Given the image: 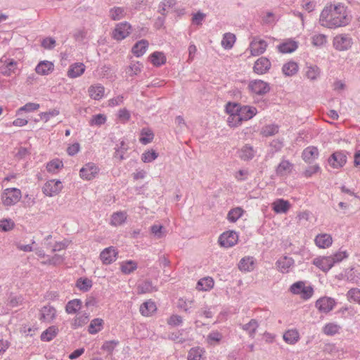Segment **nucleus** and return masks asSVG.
I'll return each instance as SVG.
<instances>
[{
    "label": "nucleus",
    "instance_id": "3",
    "mask_svg": "<svg viewBox=\"0 0 360 360\" xmlns=\"http://www.w3.org/2000/svg\"><path fill=\"white\" fill-rule=\"evenodd\" d=\"M18 63L6 55L0 58V72L6 77H10L15 74L18 69Z\"/></svg>",
    "mask_w": 360,
    "mask_h": 360
},
{
    "label": "nucleus",
    "instance_id": "56",
    "mask_svg": "<svg viewBox=\"0 0 360 360\" xmlns=\"http://www.w3.org/2000/svg\"><path fill=\"white\" fill-rule=\"evenodd\" d=\"M347 297L349 302H354L360 305V289L352 288L347 292Z\"/></svg>",
    "mask_w": 360,
    "mask_h": 360
},
{
    "label": "nucleus",
    "instance_id": "27",
    "mask_svg": "<svg viewBox=\"0 0 360 360\" xmlns=\"http://www.w3.org/2000/svg\"><path fill=\"white\" fill-rule=\"evenodd\" d=\"M149 43L146 39L136 42L131 48L132 53L137 58L143 56L148 49Z\"/></svg>",
    "mask_w": 360,
    "mask_h": 360
},
{
    "label": "nucleus",
    "instance_id": "13",
    "mask_svg": "<svg viewBox=\"0 0 360 360\" xmlns=\"http://www.w3.org/2000/svg\"><path fill=\"white\" fill-rule=\"evenodd\" d=\"M63 188L62 182L60 180L51 179L46 181L43 186V193L46 196L53 197L58 194Z\"/></svg>",
    "mask_w": 360,
    "mask_h": 360
},
{
    "label": "nucleus",
    "instance_id": "42",
    "mask_svg": "<svg viewBox=\"0 0 360 360\" xmlns=\"http://www.w3.org/2000/svg\"><path fill=\"white\" fill-rule=\"evenodd\" d=\"M139 294L150 293L157 290V288L153 285L150 280H144L140 282L137 285Z\"/></svg>",
    "mask_w": 360,
    "mask_h": 360
},
{
    "label": "nucleus",
    "instance_id": "34",
    "mask_svg": "<svg viewBox=\"0 0 360 360\" xmlns=\"http://www.w3.org/2000/svg\"><path fill=\"white\" fill-rule=\"evenodd\" d=\"M88 92L89 96L94 100H100L104 96L105 88L102 84H97L95 85H91L89 89Z\"/></svg>",
    "mask_w": 360,
    "mask_h": 360
},
{
    "label": "nucleus",
    "instance_id": "58",
    "mask_svg": "<svg viewBox=\"0 0 360 360\" xmlns=\"http://www.w3.org/2000/svg\"><path fill=\"white\" fill-rule=\"evenodd\" d=\"M278 130L279 126L278 124H266L264 127H263L262 129V134L266 137L271 136L276 134L278 132Z\"/></svg>",
    "mask_w": 360,
    "mask_h": 360
},
{
    "label": "nucleus",
    "instance_id": "31",
    "mask_svg": "<svg viewBox=\"0 0 360 360\" xmlns=\"http://www.w3.org/2000/svg\"><path fill=\"white\" fill-rule=\"evenodd\" d=\"M292 169L293 164H292L289 160H283L277 166L276 173L278 176H283L290 174Z\"/></svg>",
    "mask_w": 360,
    "mask_h": 360
},
{
    "label": "nucleus",
    "instance_id": "10",
    "mask_svg": "<svg viewBox=\"0 0 360 360\" xmlns=\"http://www.w3.org/2000/svg\"><path fill=\"white\" fill-rule=\"evenodd\" d=\"M238 240V235L234 231H228L221 233L218 242L221 247L229 248L234 246Z\"/></svg>",
    "mask_w": 360,
    "mask_h": 360
},
{
    "label": "nucleus",
    "instance_id": "22",
    "mask_svg": "<svg viewBox=\"0 0 360 360\" xmlns=\"http://www.w3.org/2000/svg\"><path fill=\"white\" fill-rule=\"evenodd\" d=\"M278 50L282 53H291L298 48V42L292 39H288L277 46Z\"/></svg>",
    "mask_w": 360,
    "mask_h": 360
},
{
    "label": "nucleus",
    "instance_id": "53",
    "mask_svg": "<svg viewBox=\"0 0 360 360\" xmlns=\"http://www.w3.org/2000/svg\"><path fill=\"white\" fill-rule=\"evenodd\" d=\"M138 267L137 263L134 260H127L121 264L120 269L124 274H129Z\"/></svg>",
    "mask_w": 360,
    "mask_h": 360
},
{
    "label": "nucleus",
    "instance_id": "15",
    "mask_svg": "<svg viewBox=\"0 0 360 360\" xmlns=\"http://www.w3.org/2000/svg\"><path fill=\"white\" fill-rule=\"evenodd\" d=\"M336 304L334 298L330 297H322L316 300L315 303L316 307L321 313L328 314L333 309Z\"/></svg>",
    "mask_w": 360,
    "mask_h": 360
},
{
    "label": "nucleus",
    "instance_id": "63",
    "mask_svg": "<svg viewBox=\"0 0 360 360\" xmlns=\"http://www.w3.org/2000/svg\"><path fill=\"white\" fill-rule=\"evenodd\" d=\"M193 307V300L185 298H179L177 302V307L186 312L190 313Z\"/></svg>",
    "mask_w": 360,
    "mask_h": 360
},
{
    "label": "nucleus",
    "instance_id": "30",
    "mask_svg": "<svg viewBox=\"0 0 360 360\" xmlns=\"http://www.w3.org/2000/svg\"><path fill=\"white\" fill-rule=\"evenodd\" d=\"M205 349L203 347L197 346L191 347L187 356L188 360H204Z\"/></svg>",
    "mask_w": 360,
    "mask_h": 360
},
{
    "label": "nucleus",
    "instance_id": "47",
    "mask_svg": "<svg viewBox=\"0 0 360 360\" xmlns=\"http://www.w3.org/2000/svg\"><path fill=\"white\" fill-rule=\"evenodd\" d=\"M223 334L218 330H212L206 338V342L210 345H215L220 343L223 339Z\"/></svg>",
    "mask_w": 360,
    "mask_h": 360
},
{
    "label": "nucleus",
    "instance_id": "54",
    "mask_svg": "<svg viewBox=\"0 0 360 360\" xmlns=\"http://www.w3.org/2000/svg\"><path fill=\"white\" fill-rule=\"evenodd\" d=\"M236 37L235 34L228 32L225 33L221 40V46L225 49H231L236 41Z\"/></svg>",
    "mask_w": 360,
    "mask_h": 360
},
{
    "label": "nucleus",
    "instance_id": "43",
    "mask_svg": "<svg viewBox=\"0 0 360 360\" xmlns=\"http://www.w3.org/2000/svg\"><path fill=\"white\" fill-rule=\"evenodd\" d=\"M344 278L351 283H357L360 281V273L354 268L347 269L345 271Z\"/></svg>",
    "mask_w": 360,
    "mask_h": 360
},
{
    "label": "nucleus",
    "instance_id": "8",
    "mask_svg": "<svg viewBox=\"0 0 360 360\" xmlns=\"http://www.w3.org/2000/svg\"><path fill=\"white\" fill-rule=\"evenodd\" d=\"M248 89L252 94L262 96L268 94L271 87L269 83L263 80L255 79L249 82Z\"/></svg>",
    "mask_w": 360,
    "mask_h": 360
},
{
    "label": "nucleus",
    "instance_id": "45",
    "mask_svg": "<svg viewBox=\"0 0 360 360\" xmlns=\"http://www.w3.org/2000/svg\"><path fill=\"white\" fill-rule=\"evenodd\" d=\"M104 321L102 319L96 318L91 321L88 327L89 334L95 335L100 332L103 328Z\"/></svg>",
    "mask_w": 360,
    "mask_h": 360
},
{
    "label": "nucleus",
    "instance_id": "16",
    "mask_svg": "<svg viewBox=\"0 0 360 360\" xmlns=\"http://www.w3.org/2000/svg\"><path fill=\"white\" fill-rule=\"evenodd\" d=\"M118 252L115 248L110 246L105 248L100 254L102 263L105 265L110 264L116 261Z\"/></svg>",
    "mask_w": 360,
    "mask_h": 360
},
{
    "label": "nucleus",
    "instance_id": "59",
    "mask_svg": "<svg viewBox=\"0 0 360 360\" xmlns=\"http://www.w3.org/2000/svg\"><path fill=\"white\" fill-rule=\"evenodd\" d=\"M333 262V266L335 264L340 263L344 259L349 257V254L347 250H341L335 252L333 255L329 256Z\"/></svg>",
    "mask_w": 360,
    "mask_h": 360
},
{
    "label": "nucleus",
    "instance_id": "36",
    "mask_svg": "<svg viewBox=\"0 0 360 360\" xmlns=\"http://www.w3.org/2000/svg\"><path fill=\"white\" fill-rule=\"evenodd\" d=\"M150 62L155 67H160L165 65L167 62V58L163 52L155 51L149 56Z\"/></svg>",
    "mask_w": 360,
    "mask_h": 360
},
{
    "label": "nucleus",
    "instance_id": "46",
    "mask_svg": "<svg viewBox=\"0 0 360 360\" xmlns=\"http://www.w3.org/2000/svg\"><path fill=\"white\" fill-rule=\"evenodd\" d=\"M82 301L79 299L70 300L65 306V311L68 314H76L82 307Z\"/></svg>",
    "mask_w": 360,
    "mask_h": 360
},
{
    "label": "nucleus",
    "instance_id": "40",
    "mask_svg": "<svg viewBox=\"0 0 360 360\" xmlns=\"http://www.w3.org/2000/svg\"><path fill=\"white\" fill-rule=\"evenodd\" d=\"M300 339L299 332L296 329H290L283 334L284 341L289 345L296 344Z\"/></svg>",
    "mask_w": 360,
    "mask_h": 360
},
{
    "label": "nucleus",
    "instance_id": "2",
    "mask_svg": "<svg viewBox=\"0 0 360 360\" xmlns=\"http://www.w3.org/2000/svg\"><path fill=\"white\" fill-rule=\"evenodd\" d=\"M225 110L229 114L228 124L231 127L240 126L243 122L251 120L257 113V110L254 106L242 105L233 102H228L225 105Z\"/></svg>",
    "mask_w": 360,
    "mask_h": 360
},
{
    "label": "nucleus",
    "instance_id": "51",
    "mask_svg": "<svg viewBox=\"0 0 360 360\" xmlns=\"http://www.w3.org/2000/svg\"><path fill=\"white\" fill-rule=\"evenodd\" d=\"M328 43V37L324 34L315 33L311 37V44L316 47H322Z\"/></svg>",
    "mask_w": 360,
    "mask_h": 360
},
{
    "label": "nucleus",
    "instance_id": "19",
    "mask_svg": "<svg viewBox=\"0 0 360 360\" xmlns=\"http://www.w3.org/2000/svg\"><path fill=\"white\" fill-rule=\"evenodd\" d=\"M321 68L315 64L307 63L304 68V75L311 82L317 81L321 75Z\"/></svg>",
    "mask_w": 360,
    "mask_h": 360
},
{
    "label": "nucleus",
    "instance_id": "38",
    "mask_svg": "<svg viewBox=\"0 0 360 360\" xmlns=\"http://www.w3.org/2000/svg\"><path fill=\"white\" fill-rule=\"evenodd\" d=\"M284 146L283 139H274L269 144V149L267 152L266 157L271 158L276 153L280 152Z\"/></svg>",
    "mask_w": 360,
    "mask_h": 360
},
{
    "label": "nucleus",
    "instance_id": "44",
    "mask_svg": "<svg viewBox=\"0 0 360 360\" xmlns=\"http://www.w3.org/2000/svg\"><path fill=\"white\" fill-rule=\"evenodd\" d=\"M58 333V329L55 326H49L47 329L42 332L40 338L41 341L49 342L52 340Z\"/></svg>",
    "mask_w": 360,
    "mask_h": 360
},
{
    "label": "nucleus",
    "instance_id": "20",
    "mask_svg": "<svg viewBox=\"0 0 360 360\" xmlns=\"http://www.w3.org/2000/svg\"><path fill=\"white\" fill-rule=\"evenodd\" d=\"M271 67V63L267 58L260 57L255 61L253 70L257 75H264L269 71Z\"/></svg>",
    "mask_w": 360,
    "mask_h": 360
},
{
    "label": "nucleus",
    "instance_id": "17",
    "mask_svg": "<svg viewBox=\"0 0 360 360\" xmlns=\"http://www.w3.org/2000/svg\"><path fill=\"white\" fill-rule=\"evenodd\" d=\"M294 265L295 260L288 256H283L276 262L278 271L282 274L289 273Z\"/></svg>",
    "mask_w": 360,
    "mask_h": 360
},
{
    "label": "nucleus",
    "instance_id": "5",
    "mask_svg": "<svg viewBox=\"0 0 360 360\" xmlns=\"http://www.w3.org/2000/svg\"><path fill=\"white\" fill-rule=\"evenodd\" d=\"M131 25L127 22H121L115 25L112 32V38L117 41L126 39L132 32Z\"/></svg>",
    "mask_w": 360,
    "mask_h": 360
},
{
    "label": "nucleus",
    "instance_id": "21",
    "mask_svg": "<svg viewBox=\"0 0 360 360\" xmlns=\"http://www.w3.org/2000/svg\"><path fill=\"white\" fill-rule=\"evenodd\" d=\"M319 151L317 147L310 146L304 148L302 153V160L308 164L312 163L319 158Z\"/></svg>",
    "mask_w": 360,
    "mask_h": 360
},
{
    "label": "nucleus",
    "instance_id": "60",
    "mask_svg": "<svg viewBox=\"0 0 360 360\" xmlns=\"http://www.w3.org/2000/svg\"><path fill=\"white\" fill-rule=\"evenodd\" d=\"M127 150L128 147L126 146L124 141H121L120 144L115 148L114 157L120 160L125 159L124 155Z\"/></svg>",
    "mask_w": 360,
    "mask_h": 360
},
{
    "label": "nucleus",
    "instance_id": "7",
    "mask_svg": "<svg viewBox=\"0 0 360 360\" xmlns=\"http://www.w3.org/2000/svg\"><path fill=\"white\" fill-rule=\"evenodd\" d=\"M353 44V39L350 34L342 33L337 34L333 41V45L335 49L339 51L349 50Z\"/></svg>",
    "mask_w": 360,
    "mask_h": 360
},
{
    "label": "nucleus",
    "instance_id": "50",
    "mask_svg": "<svg viewBox=\"0 0 360 360\" xmlns=\"http://www.w3.org/2000/svg\"><path fill=\"white\" fill-rule=\"evenodd\" d=\"M154 139V134L153 131L149 128H143L140 133L139 141L143 145H146Z\"/></svg>",
    "mask_w": 360,
    "mask_h": 360
},
{
    "label": "nucleus",
    "instance_id": "25",
    "mask_svg": "<svg viewBox=\"0 0 360 360\" xmlns=\"http://www.w3.org/2000/svg\"><path fill=\"white\" fill-rule=\"evenodd\" d=\"M157 311V306L152 300H148L143 302L139 308L141 314L146 317L152 316Z\"/></svg>",
    "mask_w": 360,
    "mask_h": 360
},
{
    "label": "nucleus",
    "instance_id": "33",
    "mask_svg": "<svg viewBox=\"0 0 360 360\" xmlns=\"http://www.w3.org/2000/svg\"><path fill=\"white\" fill-rule=\"evenodd\" d=\"M255 153L252 146L245 144L239 150V157L242 160L249 161L254 158Z\"/></svg>",
    "mask_w": 360,
    "mask_h": 360
},
{
    "label": "nucleus",
    "instance_id": "37",
    "mask_svg": "<svg viewBox=\"0 0 360 360\" xmlns=\"http://www.w3.org/2000/svg\"><path fill=\"white\" fill-rule=\"evenodd\" d=\"M127 15V8L114 6L109 10V17L112 20L117 21L124 18Z\"/></svg>",
    "mask_w": 360,
    "mask_h": 360
},
{
    "label": "nucleus",
    "instance_id": "32",
    "mask_svg": "<svg viewBox=\"0 0 360 360\" xmlns=\"http://www.w3.org/2000/svg\"><path fill=\"white\" fill-rule=\"evenodd\" d=\"M255 267V259L253 257H245L238 263V269L241 271L250 272Z\"/></svg>",
    "mask_w": 360,
    "mask_h": 360
},
{
    "label": "nucleus",
    "instance_id": "28",
    "mask_svg": "<svg viewBox=\"0 0 360 360\" xmlns=\"http://www.w3.org/2000/svg\"><path fill=\"white\" fill-rule=\"evenodd\" d=\"M54 70V65L49 60L39 62L35 68V71L40 75H48Z\"/></svg>",
    "mask_w": 360,
    "mask_h": 360
},
{
    "label": "nucleus",
    "instance_id": "26",
    "mask_svg": "<svg viewBox=\"0 0 360 360\" xmlns=\"http://www.w3.org/2000/svg\"><path fill=\"white\" fill-rule=\"evenodd\" d=\"M316 245L322 249L328 248L333 244V238L328 233H319L314 238Z\"/></svg>",
    "mask_w": 360,
    "mask_h": 360
},
{
    "label": "nucleus",
    "instance_id": "6",
    "mask_svg": "<svg viewBox=\"0 0 360 360\" xmlns=\"http://www.w3.org/2000/svg\"><path fill=\"white\" fill-rule=\"evenodd\" d=\"M290 291L294 295H299L304 300L310 299L314 293V289L311 285L306 286L305 282L300 281L294 283L290 287Z\"/></svg>",
    "mask_w": 360,
    "mask_h": 360
},
{
    "label": "nucleus",
    "instance_id": "52",
    "mask_svg": "<svg viewBox=\"0 0 360 360\" xmlns=\"http://www.w3.org/2000/svg\"><path fill=\"white\" fill-rule=\"evenodd\" d=\"M40 108V105L37 103L29 102L21 106L16 111V115H20L22 112H32L37 111Z\"/></svg>",
    "mask_w": 360,
    "mask_h": 360
},
{
    "label": "nucleus",
    "instance_id": "41",
    "mask_svg": "<svg viewBox=\"0 0 360 360\" xmlns=\"http://www.w3.org/2000/svg\"><path fill=\"white\" fill-rule=\"evenodd\" d=\"M127 217V213L124 211L114 212L111 215L110 224L113 226H121L125 223Z\"/></svg>",
    "mask_w": 360,
    "mask_h": 360
},
{
    "label": "nucleus",
    "instance_id": "12",
    "mask_svg": "<svg viewBox=\"0 0 360 360\" xmlns=\"http://www.w3.org/2000/svg\"><path fill=\"white\" fill-rule=\"evenodd\" d=\"M176 5V0H162L158 6V12L164 16L171 10L172 12L176 13L178 15L184 13L183 9H178L175 6Z\"/></svg>",
    "mask_w": 360,
    "mask_h": 360
},
{
    "label": "nucleus",
    "instance_id": "14",
    "mask_svg": "<svg viewBox=\"0 0 360 360\" xmlns=\"http://www.w3.org/2000/svg\"><path fill=\"white\" fill-rule=\"evenodd\" d=\"M99 172V168L94 162L85 164L79 170V176L82 179L91 180L94 179Z\"/></svg>",
    "mask_w": 360,
    "mask_h": 360
},
{
    "label": "nucleus",
    "instance_id": "55",
    "mask_svg": "<svg viewBox=\"0 0 360 360\" xmlns=\"http://www.w3.org/2000/svg\"><path fill=\"white\" fill-rule=\"evenodd\" d=\"M76 287L83 292H88L92 287V281L88 278H79L76 281Z\"/></svg>",
    "mask_w": 360,
    "mask_h": 360
},
{
    "label": "nucleus",
    "instance_id": "11",
    "mask_svg": "<svg viewBox=\"0 0 360 360\" xmlns=\"http://www.w3.org/2000/svg\"><path fill=\"white\" fill-rule=\"evenodd\" d=\"M267 46L268 43L265 40L256 37L251 41L249 49L252 56H257L266 51Z\"/></svg>",
    "mask_w": 360,
    "mask_h": 360
},
{
    "label": "nucleus",
    "instance_id": "49",
    "mask_svg": "<svg viewBox=\"0 0 360 360\" xmlns=\"http://www.w3.org/2000/svg\"><path fill=\"white\" fill-rule=\"evenodd\" d=\"M341 326L336 323H328L323 328V333L328 336L340 333Z\"/></svg>",
    "mask_w": 360,
    "mask_h": 360
},
{
    "label": "nucleus",
    "instance_id": "29",
    "mask_svg": "<svg viewBox=\"0 0 360 360\" xmlns=\"http://www.w3.org/2000/svg\"><path fill=\"white\" fill-rule=\"evenodd\" d=\"M299 70L298 63L294 60H289L283 64L282 72L286 77L295 75Z\"/></svg>",
    "mask_w": 360,
    "mask_h": 360
},
{
    "label": "nucleus",
    "instance_id": "39",
    "mask_svg": "<svg viewBox=\"0 0 360 360\" xmlns=\"http://www.w3.org/2000/svg\"><path fill=\"white\" fill-rule=\"evenodd\" d=\"M240 328L247 332L250 338H255L259 323L256 319H251L248 323L240 325Z\"/></svg>",
    "mask_w": 360,
    "mask_h": 360
},
{
    "label": "nucleus",
    "instance_id": "48",
    "mask_svg": "<svg viewBox=\"0 0 360 360\" xmlns=\"http://www.w3.org/2000/svg\"><path fill=\"white\" fill-rule=\"evenodd\" d=\"M214 286V280L211 277H205L197 283V289L202 291H207Z\"/></svg>",
    "mask_w": 360,
    "mask_h": 360
},
{
    "label": "nucleus",
    "instance_id": "24",
    "mask_svg": "<svg viewBox=\"0 0 360 360\" xmlns=\"http://www.w3.org/2000/svg\"><path fill=\"white\" fill-rule=\"evenodd\" d=\"M313 264L324 272H328L333 266V262L329 256L314 259Z\"/></svg>",
    "mask_w": 360,
    "mask_h": 360
},
{
    "label": "nucleus",
    "instance_id": "9",
    "mask_svg": "<svg viewBox=\"0 0 360 360\" xmlns=\"http://www.w3.org/2000/svg\"><path fill=\"white\" fill-rule=\"evenodd\" d=\"M347 153L345 150H337L331 154L328 159V165L333 169H340L347 162Z\"/></svg>",
    "mask_w": 360,
    "mask_h": 360
},
{
    "label": "nucleus",
    "instance_id": "61",
    "mask_svg": "<svg viewBox=\"0 0 360 360\" xmlns=\"http://www.w3.org/2000/svg\"><path fill=\"white\" fill-rule=\"evenodd\" d=\"M107 117L104 114H96L92 116L89 121L91 126L100 127L106 122Z\"/></svg>",
    "mask_w": 360,
    "mask_h": 360
},
{
    "label": "nucleus",
    "instance_id": "57",
    "mask_svg": "<svg viewBox=\"0 0 360 360\" xmlns=\"http://www.w3.org/2000/svg\"><path fill=\"white\" fill-rule=\"evenodd\" d=\"M243 210L240 207L233 208L229 211L227 219L229 221L234 223L243 215Z\"/></svg>",
    "mask_w": 360,
    "mask_h": 360
},
{
    "label": "nucleus",
    "instance_id": "18",
    "mask_svg": "<svg viewBox=\"0 0 360 360\" xmlns=\"http://www.w3.org/2000/svg\"><path fill=\"white\" fill-rule=\"evenodd\" d=\"M56 317V309L54 307L48 304L40 309L39 320L42 322L51 323Z\"/></svg>",
    "mask_w": 360,
    "mask_h": 360
},
{
    "label": "nucleus",
    "instance_id": "23",
    "mask_svg": "<svg viewBox=\"0 0 360 360\" xmlns=\"http://www.w3.org/2000/svg\"><path fill=\"white\" fill-rule=\"evenodd\" d=\"M86 66L83 63H74L70 65L67 76L71 79L79 77L84 74Z\"/></svg>",
    "mask_w": 360,
    "mask_h": 360
},
{
    "label": "nucleus",
    "instance_id": "35",
    "mask_svg": "<svg viewBox=\"0 0 360 360\" xmlns=\"http://www.w3.org/2000/svg\"><path fill=\"white\" fill-rule=\"evenodd\" d=\"M290 207V204L284 199H278L272 204L273 210L278 214L286 213Z\"/></svg>",
    "mask_w": 360,
    "mask_h": 360
},
{
    "label": "nucleus",
    "instance_id": "62",
    "mask_svg": "<svg viewBox=\"0 0 360 360\" xmlns=\"http://www.w3.org/2000/svg\"><path fill=\"white\" fill-rule=\"evenodd\" d=\"M63 167V163L58 159H54L46 164V169L49 172L56 173L58 169Z\"/></svg>",
    "mask_w": 360,
    "mask_h": 360
},
{
    "label": "nucleus",
    "instance_id": "1",
    "mask_svg": "<svg viewBox=\"0 0 360 360\" xmlns=\"http://www.w3.org/2000/svg\"><path fill=\"white\" fill-rule=\"evenodd\" d=\"M352 20L347 6L342 3L324 7L319 15V24L326 28L336 30L348 25Z\"/></svg>",
    "mask_w": 360,
    "mask_h": 360
},
{
    "label": "nucleus",
    "instance_id": "64",
    "mask_svg": "<svg viewBox=\"0 0 360 360\" xmlns=\"http://www.w3.org/2000/svg\"><path fill=\"white\" fill-rule=\"evenodd\" d=\"M158 157V153L153 150L145 151L141 155V160L145 163L151 162Z\"/></svg>",
    "mask_w": 360,
    "mask_h": 360
},
{
    "label": "nucleus",
    "instance_id": "4",
    "mask_svg": "<svg viewBox=\"0 0 360 360\" xmlns=\"http://www.w3.org/2000/svg\"><path fill=\"white\" fill-rule=\"evenodd\" d=\"M22 197L21 191L16 188H6L1 194V200L4 206L10 207L18 203Z\"/></svg>",
    "mask_w": 360,
    "mask_h": 360
}]
</instances>
